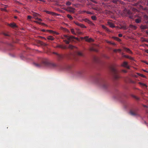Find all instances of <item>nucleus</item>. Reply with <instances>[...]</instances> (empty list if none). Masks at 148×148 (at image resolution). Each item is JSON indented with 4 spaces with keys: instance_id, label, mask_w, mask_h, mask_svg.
<instances>
[{
    "instance_id": "nucleus-1",
    "label": "nucleus",
    "mask_w": 148,
    "mask_h": 148,
    "mask_svg": "<svg viewBox=\"0 0 148 148\" xmlns=\"http://www.w3.org/2000/svg\"><path fill=\"white\" fill-rule=\"evenodd\" d=\"M34 64L36 67L38 68L44 66H48L53 68L57 66V64L54 63L49 62L48 60L47 59H43L40 64L34 63Z\"/></svg>"
},
{
    "instance_id": "nucleus-2",
    "label": "nucleus",
    "mask_w": 148,
    "mask_h": 148,
    "mask_svg": "<svg viewBox=\"0 0 148 148\" xmlns=\"http://www.w3.org/2000/svg\"><path fill=\"white\" fill-rule=\"evenodd\" d=\"M96 81L98 82L100 87L102 89H105L108 86V83L104 80L99 78H96Z\"/></svg>"
},
{
    "instance_id": "nucleus-3",
    "label": "nucleus",
    "mask_w": 148,
    "mask_h": 148,
    "mask_svg": "<svg viewBox=\"0 0 148 148\" xmlns=\"http://www.w3.org/2000/svg\"><path fill=\"white\" fill-rule=\"evenodd\" d=\"M110 70L115 79H117L120 77V76L118 74V71L113 66L111 67H110Z\"/></svg>"
},
{
    "instance_id": "nucleus-4",
    "label": "nucleus",
    "mask_w": 148,
    "mask_h": 148,
    "mask_svg": "<svg viewBox=\"0 0 148 148\" xmlns=\"http://www.w3.org/2000/svg\"><path fill=\"white\" fill-rule=\"evenodd\" d=\"M64 37L69 40H71L74 39H77V38H75V37L73 36H69L65 35H64Z\"/></svg>"
},
{
    "instance_id": "nucleus-5",
    "label": "nucleus",
    "mask_w": 148,
    "mask_h": 148,
    "mask_svg": "<svg viewBox=\"0 0 148 148\" xmlns=\"http://www.w3.org/2000/svg\"><path fill=\"white\" fill-rule=\"evenodd\" d=\"M55 48H59L63 49H67V47L66 46H64L62 45H58L54 47Z\"/></svg>"
},
{
    "instance_id": "nucleus-6",
    "label": "nucleus",
    "mask_w": 148,
    "mask_h": 148,
    "mask_svg": "<svg viewBox=\"0 0 148 148\" xmlns=\"http://www.w3.org/2000/svg\"><path fill=\"white\" fill-rule=\"evenodd\" d=\"M130 114L132 116H138V114L136 110H131L130 112Z\"/></svg>"
},
{
    "instance_id": "nucleus-7",
    "label": "nucleus",
    "mask_w": 148,
    "mask_h": 148,
    "mask_svg": "<svg viewBox=\"0 0 148 148\" xmlns=\"http://www.w3.org/2000/svg\"><path fill=\"white\" fill-rule=\"evenodd\" d=\"M122 66L127 68L128 69H130V66L128 65L127 63L126 62H124L122 65Z\"/></svg>"
},
{
    "instance_id": "nucleus-8",
    "label": "nucleus",
    "mask_w": 148,
    "mask_h": 148,
    "mask_svg": "<svg viewBox=\"0 0 148 148\" xmlns=\"http://www.w3.org/2000/svg\"><path fill=\"white\" fill-rule=\"evenodd\" d=\"M53 53L57 55V58L58 60H60L63 58V56L62 55L58 54L56 52H53Z\"/></svg>"
},
{
    "instance_id": "nucleus-9",
    "label": "nucleus",
    "mask_w": 148,
    "mask_h": 148,
    "mask_svg": "<svg viewBox=\"0 0 148 148\" xmlns=\"http://www.w3.org/2000/svg\"><path fill=\"white\" fill-rule=\"evenodd\" d=\"M123 12L124 13H126L127 15H131L132 13L130 10H124Z\"/></svg>"
},
{
    "instance_id": "nucleus-10",
    "label": "nucleus",
    "mask_w": 148,
    "mask_h": 148,
    "mask_svg": "<svg viewBox=\"0 0 148 148\" xmlns=\"http://www.w3.org/2000/svg\"><path fill=\"white\" fill-rule=\"evenodd\" d=\"M84 12H86L87 14H94L93 12H90L89 11H81V12H80L79 13H83Z\"/></svg>"
},
{
    "instance_id": "nucleus-11",
    "label": "nucleus",
    "mask_w": 148,
    "mask_h": 148,
    "mask_svg": "<svg viewBox=\"0 0 148 148\" xmlns=\"http://www.w3.org/2000/svg\"><path fill=\"white\" fill-rule=\"evenodd\" d=\"M123 48L125 51L131 54H132V51L129 48L125 47H124Z\"/></svg>"
},
{
    "instance_id": "nucleus-12",
    "label": "nucleus",
    "mask_w": 148,
    "mask_h": 148,
    "mask_svg": "<svg viewBox=\"0 0 148 148\" xmlns=\"http://www.w3.org/2000/svg\"><path fill=\"white\" fill-rule=\"evenodd\" d=\"M84 38L85 39V40L87 41L90 42L93 41V40L92 38H89L87 36L85 37Z\"/></svg>"
},
{
    "instance_id": "nucleus-13",
    "label": "nucleus",
    "mask_w": 148,
    "mask_h": 148,
    "mask_svg": "<svg viewBox=\"0 0 148 148\" xmlns=\"http://www.w3.org/2000/svg\"><path fill=\"white\" fill-rule=\"evenodd\" d=\"M84 21L88 23L91 24L92 25H94V24L90 20L87 18H85L84 20Z\"/></svg>"
},
{
    "instance_id": "nucleus-14",
    "label": "nucleus",
    "mask_w": 148,
    "mask_h": 148,
    "mask_svg": "<svg viewBox=\"0 0 148 148\" xmlns=\"http://www.w3.org/2000/svg\"><path fill=\"white\" fill-rule=\"evenodd\" d=\"M140 28L142 29H144L148 28V26L146 25H141Z\"/></svg>"
},
{
    "instance_id": "nucleus-15",
    "label": "nucleus",
    "mask_w": 148,
    "mask_h": 148,
    "mask_svg": "<svg viewBox=\"0 0 148 148\" xmlns=\"http://www.w3.org/2000/svg\"><path fill=\"white\" fill-rule=\"evenodd\" d=\"M108 24L111 27H115V26L114 25L113 23L110 22L108 21Z\"/></svg>"
},
{
    "instance_id": "nucleus-16",
    "label": "nucleus",
    "mask_w": 148,
    "mask_h": 148,
    "mask_svg": "<svg viewBox=\"0 0 148 148\" xmlns=\"http://www.w3.org/2000/svg\"><path fill=\"white\" fill-rule=\"evenodd\" d=\"M45 11L47 13L49 14H51L53 16L56 15V13H55L53 12H50V11Z\"/></svg>"
},
{
    "instance_id": "nucleus-17",
    "label": "nucleus",
    "mask_w": 148,
    "mask_h": 148,
    "mask_svg": "<svg viewBox=\"0 0 148 148\" xmlns=\"http://www.w3.org/2000/svg\"><path fill=\"white\" fill-rule=\"evenodd\" d=\"M88 1V4L90 5L92 2H93L95 3H96V1L94 0H87Z\"/></svg>"
},
{
    "instance_id": "nucleus-18",
    "label": "nucleus",
    "mask_w": 148,
    "mask_h": 148,
    "mask_svg": "<svg viewBox=\"0 0 148 148\" xmlns=\"http://www.w3.org/2000/svg\"><path fill=\"white\" fill-rule=\"evenodd\" d=\"M144 18L145 20V23L148 24V16L146 15H145L144 16Z\"/></svg>"
},
{
    "instance_id": "nucleus-19",
    "label": "nucleus",
    "mask_w": 148,
    "mask_h": 148,
    "mask_svg": "<svg viewBox=\"0 0 148 148\" xmlns=\"http://www.w3.org/2000/svg\"><path fill=\"white\" fill-rule=\"evenodd\" d=\"M48 31H49V32H50L51 33H52L53 34H56V35H58L59 34V33H58V32H56L55 31H53L52 30H48Z\"/></svg>"
},
{
    "instance_id": "nucleus-20",
    "label": "nucleus",
    "mask_w": 148,
    "mask_h": 148,
    "mask_svg": "<svg viewBox=\"0 0 148 148\" xmlns=\"http://www.w3.org/2000/svg\"><path fill=\"white\" fill-rule=\"evenodd\" d=\"M32 14L33 15V16L34 17H38L40 16V14H39L34 12H33Z\"/></svg>"
},
{
    "instance_id": "nucleus-21",
    "label": "nucleus",
    "mask_w": 148,
    "mask_h": 148,
    "mask_svg": "<svg viewBox=\"0 0 148 148\" xmlns=\"http://www.w3.org/2000/svg\"><path fill=\"white\" fill-rule=\"evenodd\" d=\"M47 39L49 40H53L54 39V38L52 36H50L47 37Z\"/></svg>"
},
{
    "instance_id": "nucleus-22",
    "label": "nucleus",
    "mask_w": 148,
    "mask_h": 148,
    "mask_svg": "<svg viewBox=\"0 0 148 148\" xmlns=\"http://www.w3.org/2000/svg\"><path fill=\"white\" fill-rule=\"evenodd\" d=\"M83 73V71L82 70H80L78 71L77 72V75H81Z\"/></svg>"
},
{
    "instance_id": "nucleus-23",
    "label": "nucleus",
    "mask_w": 148,
    "mask_h": 148,
    "mask_svg": "<svg viewBox=\"0 0 148 148\" xmlns=\"http://www.w3.org/2000/svg\"><path fill=\"white\" fill-rule=\"evenodd\" d=\"M3 34L5 36L8 37L10 36V34L8 32H4Z\"/></svg>"
},
{
    "instance_id": "nucleus-24",
    "label": "nucleus",
    "mask_w": 148,
    "mask_h": 148,
    "mask_svg": "<svg viewBox=\"0 0 148 148\" xmlns=\"http://www.w3.org/2000/svg\"><path fill=\"white\" fill-rule=\"evenodd\" d=\"M123 56L124 57H125V58H126L129 59H130V60H133V58L132 57H130V56H127V55H123Z\"/></svg>"
},
{
    "instance_id": "nucleus-25",
    "label": "nucleus",
    "mask_w": 148,
    "mask_h": 148,
    "mask_svg": "<svg viewBox=\"0 0 148 148\" xmlns=\"http://www.w3.org/2000/svg\"><path fill=\"white\" fill-rule=\"evenodd\" d=\"M129 27L134 29H136V26L132 25H130L129 26Z\"/></svg>"
},
{
    "instance_id": "nucleus-26",
    "label": "nucleus",
    "mask_w": 148,
    "mask_h": 148,
    "mask_svg": "<svg viewBox=\"0 0 148 148\" xmlns=\"http://www.w3.org/2000/svg\"><path fill=\"white\" fill-rule=\"evenodd\" d=\"M9 25L11 27H16V24L14 23H12L9 24Z\"/></svg>"
},
{
    "instance_id": "nucleus-27",
    "label": "nucleus",
    "mask_w": 148,
    "mask_h": 148,
    "mask_svg": "<svg viewBox=\"0 0 148 148\" xmlns=\"http://www.w3.org/2000/svg\"><path fill=\"white\" fill-rule=\"evenodd\" d=\"M75 47L74 46H73L71 45H69V46L68 47H67V48H69V49H73Z\"/></svg>"
},
{
    "instance_id": "nucleus-28",
    "label": "nucleus",
    "mask_w": 148,
    "mask_h": 148,
    "mask_svg": "<svg viewBox=\"0 0 148 148\" xmlns=\"http://www.w3.org/2000/svg\"><path fill=\"white\" fill-rule=\"evenodd\" d=\"M102 27L103 29H106L107 31H109V29L105 26H104V25H102Z\"/></svg>"
},
{
    "instance_id": "nucleus-29",
    "label": "nucleus",
    "mask_w": 148,
    "mask_h": 148,
    "mask_svg": "<svg viewBox=\"0 0 148 148\" xmlns=\"http://www.w3.org/2000/svg\"><path fill=\"white\" fill-rule=\"evenodd\" d=\"M135 22L136 23H139L141 22V20L139 18L136 19L135 20Z\"/></svg>"
},
{
    "instance_id": "nucleus-30",
    "label": "nucleus",
    "mask_w": 148,
    "mask_h": 148,
    "mask_svg": "<svg viewBox=\"0 0 148 148\" xmlns=\"http://www.w3.org/2000/svg\"><path fill=\"white\" fill-rule=\"evenodd\" d=\"M114 38L115 40H116L117 41H121V40L120 38H119L118 37H114Z\"/></svg>"
},
{
    "instance_id": "nucleus-31",
    "label": "nucleus",
    "mask_w": 148,
    "mask_h": 148,
    "mask_svg": "<svg viewBox=\"0 0 148 148\" xmlns=\"http://www.w3.org/2000/svg\"><path fill=\"white\" fill-rule=\"evenodd\" d=\"M67 16L68 18L70 19L71 20L73 19L72 17L70 14H68L67 15Z\"/></svg>"
},
{
    "instance_id": "nucleus-32",
    "label": "nucleus",
    "mask_w": 148,
    "mask_h": 148,
    "mask_svg": "<svg viewBox=\"0 0 148 148\" xmlns=\"http://www.w3.org/2000/svg\"><path fill=\"white\" fill-rule=\"evenodd\" d=\"M139 84L140 85L142 86L147 87V86L145 84L143 83L139 82Z\"/></svg>"
},
{
    "instance_id": "nucleus-33",
    "label": "nucleus",
    "mask_w": 148,
    "mask_h": 148,
    "mask_svg": "<svg viewBox=\"0 0 148 148\" xmlns=\"http://www.w3.org/2000/svg\"><path fill=\"white\" fill-rule=\"evenodd\" d=\"M79 26H80L82 28H86V26H85L84 25L81 24H80Z\"/></svg>"
},
{
    "instance_id": "nucleus-34",
    "label": "nucleus",
    "mask_w": 148,
    "mask_h": 148,
    "mask_svg": "<svg viewBox=\"0 0 148 148\" xmlns=\"http://www.w3.org/2000/svg\"><path fill=\"white\" fill-rule=\"evenodd\" d=\"M121 28L125 30H126L128 28L126 26H123L121 27Z\"/></svg>"
},
{
    "instance_id": "nucleus-35",
    "label": "nucleus",
    "mask_w": 148,
    "mask_h": 148,
    "mask_svg": "<svg viewBox=\"0 0 148 148\" xmlns=\"http://www.w3.org/2000/svg\"><path fill=\"white\" fill-rule=\"evenodd\" d=\"M132 97H133V98H135V99H136L137 100H139V98H138V97H137L135 95H132Z\"/></svg>"
},
{
    "instance_id": "nucleus-36",
    "label": "nucleus",
    "mask_w": 148,
    "mask_h": 148,
    "mask_svg": "<svg viewBox=\"0 0 148 148\" xmlns=\"http://www.w3.org/2000/svg\"><path fill=\"white\" fill-rule=\"evenodd\" d=\"M92 19L93 20H96L97 19L96 17L95 16H91Z\"/></svg>"
},
{
    "instance_id": "nucleus-37",
    "label": "nucleus",
    "mask_w": 148,
    "mask_h": 148,
    "mask_svg": "<svg viewBox=\"0 0 148 148\" xmlns=\"http://www.w3.org/2000/svg\"><path fill=\"white\" fill-rule=\"evenodd\" d=\"M71 32L74 35L76 34L75 32V31H74V29H71Z\"/></svg>"
},
{
    "instance_id": "nucleus-38",
    "label": "nucleus",
    "mask_w": 148,
    "mask_h": 148,
    "mask_svg": "<svg viewBox=\"0 0 148 148\" xmlns=\"http://www.w3.org/2000/svg\"><path fill=\"white\" fill-rule=\"evenodd\" d=\"M71 4V3L69 1L67 2L66 3V5L68 6L70 5Z\"/></svg>"
},
{
    "instance_id": "nucleus-39",
    "label": "nucleus",
    "mask_w": 148,
    "mask_h": 148,
    "mask_svg": "<svg viewBox=\"0 0 148 148\" xmlns=\"http://www.w3.org/2000/svg\"><path fill=\"white\" fill-rule=\"evenodd\" d=\"M64 41L65 42V43L66 44H69V41H67L66 40H64Z\"/></svg>"
},
{
    "instance_id": "nucleus-40",
    "label": "nucleus",
    "mask_w": 148,
    "mask_h": 148,
    "mask_svg": "<svg viewBox=\"0 0 148 148\" xmlns=\"http://www.w3.org/2000/svg\"><path fill=\"white\" fill-rule=\"evenodd\" d=\"M76 30L77 31L76 33H77V34H81V32L78 31L79 30V29H76Z\"/></svg>"
},
{
    "instance_id": "nucleus-41",
    "label": "nucleus",
    "mask_w": 148,
    "mask_h": 148,
    "mask_svg": "<svg viewBox=\"0 0 148 148\" xmlns=\"http://www.w3.org/2000/svg\"><path fill=\"white\" fill-rule=\"evenodd\" d=\"M77 54L79 56H82L83 55L82 53L80 52H78Z\"/></svg>"
},
{
    "instance_id": "nucleus-42",
    "label": "nucleus",
    "mask_w": 148,
    "mask_h": 148,
    "mask_svg": "<svg viewBox=\"0 0 148 148\" xmlns=\"http://www.w3.org/2000/svg\"><path fill=\"white\" fill-rule=\"evenodd\" d=\"M68 10V11H69L70 12H72L73 13H74L75 12V11H74L75 10Z\"/></svg>"
},
{
    "instance_id": "nucleus-43",
    "label": "nucleus",
    "mask_w": 148,
    "mask_h": 148,
    "mask_svg": "<svg viewBox=\"0 0 148 148\" xmlns=\"http://www.w3.org/2000/svg\"><path fill=\"white\" fill-rule=\"evenodd\" d=\"M32 17L31 16H27V19H31L32 18Z\"/></svg>"
},
{
    "instance_id": "nucleus-44",
    "label": "nucleus",
    "mask_w": 148,
    "mask_h": 148,
    "mask_svg": "<svg viewBox=\"0 0 148 148\" xmlns=\"http://www.w3.org/2000/svg\"><path fill=\"white\" fill-rule=\"evenodd\" d=\"M75 23L76 25H77V26H79L80 23L77 22H75Z\"/></svg>"
},
{
    "instance_id": "nucleus-45",
    "label": "nucleus",
    "mask_w": 148,
    "mask_h": 148,
    "mask_svg": "<svg viewBox=\"0 0 148 148\" xmlns=\"http://www.w3.org/2000/svg\"><path fill=\"white\" fill-rule=\"evenodd\" d=\"M140 76H141V77H145V76L143 75V74H141L140 75Z\"/></svg>"
},
{
    "instance_id": "nucleus-46",
    "label": "nucleus",
    "mask_w": 148,
    "mask_h": 148,
    "mask_svg": "<svg viewBox=\"0 0 148 148\" xmlns=\"http://www.w3.org/2000/svg\"><path fill=\"white\" fill-rule=\"evenodd\" d=\"M142 62L148 65V62H147L146 61H143Z\"/></svg>"
},
{
    "instance_id": "nucleus-47",
    "label": "nucleus",
    "mask_w": 148,
    "mask_h": 148,
    "mask_svg": "<svg viewBox=\"0 0 148 148\" xmlns=\"http://www.w3.org/2000/svg\"><path fill=\"white\" fill-rule=\"evenodd\" d=\"M118 1V0H113V1L114 3H116Z\"/></svg>"
},
{
    "instance_id": "nucleus-48",
    "label": "nucleus",
    "mask_w": 148,
    "mask_h": 148,
    "mask_svg": "<svg viewBox=\"0 0 148 148\" xmlns=\"http://www.w3.org/2000/svg\"><path fill=\"white\" fill-rule=\"evenodd\" d=\"M114 52H116L117 51V49H115L113 50Z\"/></svg>"
},
{
    "instance_id": "nucleus-49",
    "label": "nucleus",
    "mask_w": 148,
    "mask_h": 148,
    "mask_svg": "<svg viewBox=\"0 0 148 148\" xmlns=\"http://www.w3.org/2000/svg\"><path fill=\"white\" fill-rule=\"evenodd\" d=\"M36 19H37L38 20V21H41L42 20L40 18H36Z\"/></svg>"
},
{
    "instance_id": "nucleus-50",
    "label": "nucleus",
    "mask_w": 148,
    "mask_h": 148,
    "mask_svg": "<svg viewBox=\"0 0 148 148\" xmlns=\"http://www.w3.org/2000/svg\"><path fill=\"white\" fill-rule=\"evenodd\" d=\"M117 51L120 52L121 51V50L120 49H117Z\"/></svg>"
},
{
    "instance_id": "nucleus-51",
    "label": "nucleus",
    "mask_w": 148,
    "mask_h": 148,
    "mask_svg": "<svg viewBox=\"0 0 148 148\" xmlns=\"http://www.w3.org/2000/svg\"><path fill=\"white\" fill-rule=\"evenodd\" d=\"M119 37H121L122 36V35L121 34H119Z\"/></svg>"
},
{
    "instance_id": "nucleus-52",
    "label": "nucleus",
    "mask_w": 148,
    "mask_h": 148,
    "mask_svg": "<svg viewBox=\"0 0 148 148\" xmlns=\"http://www.w3.org/2000/svg\"><path fill=\"white\" fill-rule=\"evenodd\" d=\"M122 71H123V72H124L125 73H126L127 72V71L125 70H123Z\"/></svg>"
},
{
    "instance_id": "nucleus-53",
    "label": "nucleus",
    "mask_w": 148,
    "mask_h": 148,
    "mask_svg": "<svg viewBox=\"0 0 148 148\" xmlns=\"http://www.w3.org/2000/svg\"><path fill=\"white\" fill-rule=\"evenodd\" d=\"M110 44H112V45H116V44L114 43H111Z\"/></svg>"
},
{
    "instance_id": "nucleus-54",
    "label": "nucleus",
    "mask_w": 148,
    "mask_h": 148,
    "mask_svg": "<svg viewBox=\"0 0 148 148\" xmlns=\"http://www.w3.org/2000/svg\"><path fill=\"white\" fill-rule=\"evenodd\" d=\"M47 44L46 43L44 44V45L45 46H47Z\"/></svg>"
},
{
    "instance_id": "nucleus-55",
    "label": "nucleus",
    "mask_w": 148,
    "mask_h": 148,
    "mask_svg": "<svg viewBox=\"0 0 148 148\" xmlns=\"http://www.w3.org/2000/svg\"><path fill=\"white\" fill-rule=\"evenodd\" d=\"M145 52L147 53H148V49L146 50L145 51Z\"/></svg>"
},
{
    "instance_id": "nucleus-56",
    "label": "nucleus",
    "mask_w": 148,
    "mask_h": 148,
    "mask_svg": "<svg viewBox=\"0 0 148 148\" xmlns=\"http://www.w3.org/2000/svg\"><path fill=\"white\" fill-rule=\"evenodd\" d=\"M39 0L40 1H41L45 2V1L43 0Z\"/></svg>"
},
{
    "instance_id": "nucleus-57",
    "label": "nucleus",
    "mask_w": 148,
    "mask_h": 148,
    "mask_svg": "<svg viewBox=\"0 0 148 148\" xmlns=\"http://www.w3.org/2000/svg\"><path fill=\"white\" fill-rule=\"evenodd\" d=\"M144 107H145L147 108V106L146 105H144Z\"/></svg>"
},
{
    "instance_id": "nucleus-58",
    "label": "nucleus",
    "mask_w": 148,
    "mask_h": 148,
    "mask_svg": "<svg viewBox=\"0 0 148 148\" xmlns=\"http://www.w3.org/2000/svg\"><path fill=\"white\" fill-rule=\"evenodd\" d=\"M137 74H138V75L139 76H140V75L141 74H140V73H137Z\"/></svg>"
},
{
    "instance_id": "nucleus-59",
    "label": "nucleus",
    "mask_w": 148,
    "mask_h": 148,
    "mask_svg": "<svg viewBox=\"0 0 148 148\" xmlns=\"http://www.w3.org/2000/svg\"><path fill=\"white\" fill-rule=\"evenodd\" d=\"M15 10V12H19L17 11V10Z\"/></svg>"
},
{
    "instance_id": "nucleus-60",
    "label": "nucleus",
    "mask_w": 148,
    "mask_h": 148,
    "mask_svg": "<svg viewBox=\"0 0 148 148\" xmlns=\"http://www.w3.org/2000/svg\"><path fill=\"white\" fill-rule=\"evenodd\" d=\"M110 41H107V42L108 43H110Z\"/></svg>"
},
{
    "instance_id": "nucleus-61",
    "label": "nucleus",
    "mask_w": 148,
    "mask_h": 148,
    "mask_svg": "<svg viewBox=\"0 0 148 148\" xmlns=\"http://www.w3.org/2000/svg\"><path fill=\"white\" fill-rule=\"evenodd\" d=\"M42 31L43 32H45V29H43L42 30Z\"/></svg>"
},
{
    "instance_id": "nucleus-62",
    "label": "nucleus",
    "mask_w": 148,
    "mask_h": 148,
    "mask_svg": "<svg viewBox=\"0 0 148 148\" xmlns=\"http://www.w3.org/2000/svg\"><path fill=\"white\" fill-rule=\"evenodd\" d=\"M14 18H16L17 17L16 16H15L14 17Z\"/></svg>"
},
{
    "instance_id": "nucleus-63",
    "label": "nucleus",
    "mask_w": 148,
    "mask_h": 148,
    "mask_svg": "<svg viewBox=\"0 0 148 148\" xmlns=\"http://www.w3.org/2000/svg\"><path fill=\"white\" fill-rule=\"evenodd\" d=\"M145 72H148L147 71H145V70H143Z\"/></svg>"
},
{
    "instance_id": "nucleus-64",
    "label": "nucleus",
    "mask_w": 148,
    "mask_h": 148,
    "mask_svg": "<svg viewBox=\"0 0 148 148\" xmlns=\"http://www.w3.org/2000/svg\"><path fill=\"white\" fill-rule=\"evenodd\" d=\"M146 33L147 34H148V31H147Z\"/></svg>"
}]
</instances>
